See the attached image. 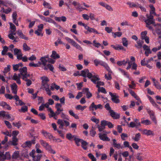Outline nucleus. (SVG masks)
<instances>
[{"instance_id": "f257e3e1", "label": "nucleus", "mask_w": 161, "mask_h": 161, "mask_svg": "<svg viewBox=\"0 0 161 161\" xmlns=\"http://www.w3.org/2000/svg\"><path fill=\"white\" fill-rule=\"evenodd\" d=\"M81 73L80 75L82 76L85 78L87 77L88 78L91 79L92 76V74L89 72V70L87 69H85L81 71Z\"/></svg>"}, {"instance_id": "f03ea898", "label": "nucleus", "mask_w": 161, "mask_h": 161, "mask_svg": "<svg viewBox=\"0 0 161 161\" xmlns=\"http://www.w3.org/2000/svg\"><path fill=\"white\" fill-rule=\"evenodd\" d=\"M27 70L26 67H24L19 69V71L21 73V74H22V77L21 78L22 79H24L25 77L30 76V75L27 74Z\"/></svg>"}, {"instance_id": "7ed1b4c3", "label": "nucleus", "mask_w": 161, "mask_h": 161, "mask_svg": "<svg viewBox=\"0 0 161 161\" xmlns=\"http://www.w3.org/2000/svg\"><path fill=\"white\" fill-rule=\"evenodd\" d=\"M103 108V106L101 104L96 105L94 102H92L89 107V109L90 111H93L94 108L96 110L98 108L102 109Z\"/></svg>"}, {"instance_id": "20e7f679", "label": "nucleus", "mask_w": 161, "mask_h": 161, "mask_svg": "<svg viewBox=\"0 0 161 161\" xmlns=\"http://www.w3.org/2000/svg\"><path fill=\"white\" fill-rule=\"evenodd\" d=\"M11 158L13 159L17 160H22V158L20 156L19 151H15L12 154Z\"/></svg>"}, {"instance_id": "39448f33", "label": "nucleus", "mask_w": 161, "mask_h": 161, "mask_svg": "<svg viewBox=\"0 0 161 161\" xmlns=\"http://www.w3.org/2000/svg\"><path fill=\"white\" fill-rule=\"evenodd\" d=\"M109 94L111 97V100L113 102L116 103H118L120 102V100L118 98V97L116 96L115 95L113 94L110 92H109Z\"/></svg>"}, {"instance_id": "423d86ee", "label": "nucleus", "mask_w": 161, "mask_h": 161, "mask_svg": "<svg viewBox=\"0 0 161 161\" xmlns=\"http://www.w3.org/2000/svg\"><path fill=\"white\" fill-rule=\"evenodd\" d=\"M109 113L111 116L114 119H118L120 118V114L115 112L113 110H110Z\"/></svg>"}, {"instance_id": "0eeeda50", "label": "nucleus", "mask_w": 161, "mask_h": 161, "mask_svg": "<svg viewBox=\"0 0 161 161\" xmlns=\"http://www.w3.org/2000/svg\"><path fill=\"white\" fill-rule=\"evenodd\" d=\"M143 20L145 22L146 25H150L152 24L153 25L155 23V19H146L145 17H143Z\"/></svg>"}, {"instance_id": "6e6552de", "label": "nucleus", "mask_w": 161, "mask_h": 161, "mask_svg": "<svg viewBox=\"0 0 161 161\" xmlns=\"http://www.w3.org/2000/svg\"><path fill=\"white\" fill-rule=\"evenodd\" d=\"M142 133L147 136L152 135L153 136L154 134L153 132L150 130H147V129H144L142 131Z\"/></svg>"}, {"instance_id": "1a4fd4ad", "label": "nucleus", "mask_w": 161, "mask_h": 161, "mask_svg": "<svg viewBox=\"0 0 161 161\" xmlns=\"http://www.w3.org/2000/svg\"><path fill=\"white\" fill-rule=\"evenodd\" d=\"M99 135V137L101 140L106 141H110V139L106 136V134L102 135L100 133Z\"/></svg>"}, {"instance_id": "9d476101", "label": "nucleus", "mask_w": 161, "mask_h": 161, "mask_svg": "<svg viewBox=\"0 0 161 161\" xmlns=\"http://www.w3.org/2000/svg\"><path fill=\"white\" fill-rule=\"evenodd\" d=\"M40 142L42 146L47 150L49 149V147L51 146L48 143L43 140H40Z\"/></svg>"}, {"instance_id": "9b49d317", "label": "nucleus", "mask_w": 161, "mask_h": 161, "mask_svg": "<svg viewBox=\"0 0 161 161\" xmlns=\"http://www.w3.org/2000/svg\"><path fill=\"white\" fill-rule=\"evenodd\" d=\"M18 139L17 137H13L12 140V141H9L8 143L13 146H17L18 145L17 142Z\"/></svg>"}, {"instance_id": "f8f14e48", "label": "nucleus", "mask_w": 161, "mask_h": 161, "mask_svg": "<svg viewBox=\"0 0 161 161\" xmlns=\"http://www.w3.org/2000/svg\"><path fill=\"white\" fill-rule=\"evenodd\" d=\"M137 44H135V46L138 49L141 48L143 44L144 43V41L143 40H139L137 42Z\"/></svg>"}, {"instance_id": "ddd939ff", "label": "nucleus", "mask_w": 161, "mask_h": 161, "mask_svg": "<svg viewBox=\"0 0 161 161\" xmlns=\"http://www.w3.org/2000/svg\"><path fill=\"white\" fill-rule=\"evenodd\" d=\"M17 34L22 39H24L25 40H28V38L27 37L25 36L22 33V31L20 30H18L17 31Z\"/></svg>"}, {"instance_id": "4468645a", "label": "nucleus", "mask_w": 161, "mask_h": 161, "mask_svg": "<svg viewBox=\"0 0 161 161\" xmlns=\"http://www.w3.org/2000/svg\"><path fill=\"white\" fill-rule=\"evenodd\" d=\"M17 86L16 84L15 83H13L11 86V89L12 90V92L14 94H16L17 93Z\"/></svg>"}, {"instance_id": "2eb2a0df", "label": "nucleus", "mask_w": 161, "mask_h": 161, "mask_svg": "<svg viewBox=\"0 0 161 161\" xmlns=\"http://www.w3.org/2000/svg\"><path fill=\"white\" fill-rule=\"evenodd\" d=\"M85 28L90 33L93 32L96 34H98V32L95 29L93 28H90L87 25L86 26Z\"/></svg>"}, {"instance_id": "dca6fc26", "label": "nucleus", "mask_w": 161, "mask_h": 161, "mask_svg": "<svg viewBox=\"0 0 161 161\" xmlns=\"http://www.w3.org/2000/svg\"><path fill=\"white\" fill-rule=\"evenodd\" d=\"M50 56L53 59L58 58H60L59 55L57 53V52L54 51H52V54Z\"/></svg>"}, {"instance_id": "f3484780", "label": "nucleus", "mask_w": 161, "mask_h": 161, "mask_svg": "<svg viewBox=\"0 0 161 161\" xmlns=\"http://www.w3.org/2000/svg\"><path fill=\"white\" fill-rule=\"evenodd\" d=\"M92 78L91 79V80L92 81L94 84H97V81L100 80V79L99 78L97 77V76L96 75H92Z\"/></svg>"}, {"instance_id": "a211bd4d", "label": "nucleus", "mask_w": 161, "mask_h": 161, "mask_svg": "<svg viewBox=\"0 0 161 161\" xmlns=\"http://www.w3.org/2000/svg\"><path fill=\"white\" fill-rule=\"evenodd\" d=\"M81 147L85 150H86L87 149V146L88 145V143L82 139V142H81Z\"/></svg>"}, {"instance_id": "6ab92c4d", "label": "nucleus", "mask_w": 161, "mask_h": 161, "mask_svg": "<svg viewBox=\"0 0 161 161\" xmlns=\"http://www.w3.org/2000/svg\"><path fill=\"white\" fill-rule=\"evenodd\" d=\"M57 123L60 125L59 126V128L62 129L64 125V121L61 119H59L57 122Z\"/></svg>"}, {"instance_id": "aec40b11", "label": "nucleus", "mask_w": 161, "mask_h": 161, "mask_svg": "<svg viewBox=\"0 0 161 161\" xmlns=\"http://www.w3.org/2000/svg\"><path fill=\"white\" fill-rule=\"evenodd\" d=\"M42 156L41 154H37L33 158V161H39L40 160Z\"/></svg>"}, {"instance_id": "412c9836", "label": "nucleus", "mask_w": 161, "mask_h": 161, "mask_svg": "<svg viewBox=\"0 0 161 161\" xmlns=\"http://www.w3.org/2000/svg\"><path fill=\"white\" fill-rule=\"evenodd\" d=\"M127 4L129 5L130 7L131 8H132L133 7H135L136 8H137L138 5V3H131L130 2H128L126 3Z\"/></svg>"}, {"instance_id": "4be33fe9", "label": "nucleus", "mask_w": 161, "mask_h": 161, "mask_svg": "<svg viewBox=\"0 0 161 161\" xmlns=\"http://www.w3.org/2000/svg\"><path fill=\"white\" fill-rule=\"evenodd\" d=\"M42 80V84L43 85H44L46 84V82L49 81V79L47 77L43 76L41 78Z\"/></svg>"}, {"instance_id": "5701e85b", "label": "nucleus", "mask_w": 161, "mask_h": 161, "mask_svg": "<svg viewBox=\"0 0 161 161\" xmlns=\"http://www.w3.org/2000/svg\"><path fill=\"white\" fill-rule=\"evenodd\" d=\"M31 142L30 141H27L24 144H22V147H31Z\"/></svg>"}, {"instance_id": "b1692460", "label": "nucleus", "mask_w": 161, "mask_h": 161, "mask_svg": "<svg viewBox=\"0 0 161 161\" xmlns=\"http://www.w3.org/2000/svg\"><path fill=\"white\" fill-rule=\"evenodd\" d=\"M65 38L67 41L69 42H70L71 44L74 46L76 43L74 41L68 37H66Z\"/></svg>"}, {"instance_id": "393cba45", "label": "nucleus", "mask_w": 161, "mask_h": 161, "mask_svg": "<svg viewBox=\"0 0 161 161\" xmlns=\"http://www.w3.org/2000/svg\"><path fill=\"white\" fill-rule=\"evenodd\" d=\"M122 44L125 47H127L128 45V41L126 38L124 37L122 38Z\"/></svg>"}, {"instance_id": "a878e982", "label": "nucleus", "mask_w": 161, "mask_h": 161, "mask_svg": "<svg viewBox=\"0 0 161 161\" xmlns=\"http://www.w3.org/2000/svg\"><path fill=\"white\" fill-rule=\"evenodd\" d=\"M4 159L9 160L11 158L9 152H6L4 155Z\"/></svg>"}, {"instance_id": "bb28decb", "label": "nucleus", "mask_w": 161, "mask_h": 161, "mask_svg": "<svg viewBox=\"0 0 161 161\" xmlns=\"http://www.w3.org/2000/svg\"><path fill=\"white\" fill-rule=\"evenodd\" d=\"M118 70L120 71V72L122 73L126 77L128 78L129 77V76L127 74V73L126 72V71L124 70L121 69L120 68H119Z\"/></svg>"}, {"instance_id": "cd10ccee", "label": "nucleus", "mask_w": 161, "mask_h": 161, "mask_svg": "<svg viewBox=\"0 0 161 161\" xmlns=\"http://www.w3.org/2000/svg\"><path fill=\"white\" fill-rule=\"evenodd\" d=\"M40 60L41 61L42 64L44 66H46V63L47 62L48 59L47 60L44 58L42 57L41 58Z\"/></svg>"}, {"instance_id": "c85d7f7f", "label": "nucleus", "mask_w": 161, "mask_h": 161, "mask_svg": "<svg viewBox=\"0 0 161 161\" xmlns=\"http://www.w3.org/2000/svg\"><path fill=\"white\" fill-rule=\"evenodd\" d=\"M26 77L25 78V79H22L23 80L26 81V85L27 86H29L31 85L32 83V82L31 80L30 79H28L27 77Z\"/></svg>"}, {"instance_id": "c756f323", "label": "nucleus", "mask_w": 161, "mask_h": 161, "mask_svg": "<svg viewBox=\"0 0 161 161\" xmlns=\"http://www.w3.org/2000/svg\"><path fill=\"white\" fill-rule=\"evenodd\" d=\"M147 34V32L146 31L142 32L141 34V37L142 40H143L144 38L146 37Z\"/></svg>"}, {"instance_id": "7c9ffc66", "label": "nucleus", "mask_w": 161, "mask_h": 161, "mask_svg": "<svg viewBox=\"0 0 161 161\" xmlns=\"http://www.w3.org/2000/svg\"><path fill=\"white\" fill-rule=\"evenodd\" d=\"M23 50L25 51H29L31 49L30 47L28 46L25 43L23 44Z\"/></svg>"}, {"instance_id": "2f4dec72", "label": "nucleus", "mask_w": 161, "mask_h": 161, "mask_svg": "<svg viewBox=\"0 0 161 161\" xmlns=\"http://www.w3.org/2000/svg\"><path fill=\"white\" fill-rule=\"evenodd\" d=\"M154 26L155 31H160L161 30V25L159 24H156L155 23L153 25Z\"/></svg>"}, {"instance_id": "473e14b6", "label": "nucleus", "mask_w": 161, "mask_h": 161, "mask_svg": "<svg viewBox=\"0 0 161 161\" xmlns=\"http://www.w3.org/2000/svg\"><path fill=\"white\" fill-rule=\"evenodd\" d=\"M86 107V106H84L83 107H82V106L80 105H77L75 107V108H76V109L81 110L82 111H83Z\"/></svg>"}, {"instance_id": "72a5a7b5", "label": "nucleus", "mask_w": 161, "mask_h": 161, "mask_svg": "<svg viewBox=\"0 0 161 161\" xmlns=\"http://www.w3.org/2000/svg\"><path fill=\"white\" fill-rule=\"evenodd\" d=\"M42 133L43 134L44 136L46 138H48L49 137V135L50 133L47 132L44 130H42Z\"/></svg>"}, {"instance_id": "f704fd0d", "label": "nucleus", "mask_w": 161, "mask_h": 161, "mask_svg": "<svg viewBox=\"0 0 161 161\" xmlns=\"http://www.w3.org/2000/svg\"><path fill=\"white\" fill-rule=\"evenodd\" d=\"M9 24L10 25V28L11 29V31H15L16 30V28L15 25L11 22H9Z\"/></svg>"}, {"instance_id": "c9c22d12", "label": "nucleus", "mask_w": 161, "mask_h": 161, "mask_svg": "<svg viewBox=\"0 0 161 161\" xmlns=\"http://www.w3.org/2000/svg\"><path fill=\"white\" fill-rule=\"evenodd\" d=\"M21 52H22L21 51L20 49H18L17 48H15L14 49V53L15 55H17Z\"/></svg>"}, {"instance_id": "e433bc0d", "label": "nucleus", "mask_w": 161, "mask_h": 161, "mask_svg": "<svg viewBox=\"0 0 161 161\" xmlns=\"http://www.w3.org/2000/svg\"><path fill=\"white\" fill-rule=\"evenodd\" d=\"M12 124L14 126L17 127L18 129H19V128L21 126V125L20 121L17 123L13 122Z\"/></svg>"}, {"instance_id": "4c0bfd02", "label": "nucleus", "mask_w": 161, "mask_h": 161, "mask_svg": "<svg viewBox=\"0 0 161 161\" xmlns=\"http://www.w3.org/2000/svg\"><path fill=\"white\" fill-rule=\"evenodd\" d=\"M8 119H9L11 121L14 120V117L12 115L9 114H6V116Z\"/></svg>"}, {"instance_id": "58836bf2", "label": "nucleus", "mask_w": 161, "mask_h": 161, "mask_svg": "<svg viewBox=\"0 0 161 161\" xmlns=\"http://www.w3.org/2000/svg\"><path fill=\"white\" fill-rule=\"evenodd\" d=\"M141 135L140 133H138L137 134H136L135 135V137L134 138V140L135 141L137 142L138 141L140 138Z\"/></svg>"}, {"instance_id": "ea45409f", "label": "nucleus", "mask_w": 161, "mask_h": 161, "mask_svg": "<svg viewBox=\"0 0 161 161\" xmlns=\"http://www.w3.org/2000/svg\"><path fill=\"white\" fill-rule=\"evenodd\" d=\"M28 110V107L26 106H24L21 107V111H20V110L19 109V112H25L27 111Z\"/></svg>"}, {"instance_id": "a19ab883", "label": "nucleus", "mask_w": 161, "mask_h": 161, "mask_svg": "<svg viewBox=\"0 0 161 161\" xmlns=\"http://www.w3.org/2000/svg\"><path fill=\"white\" fill-rule=\"evenodd\" d=\"M17 15L16 12H14L12 14V16L13 17V22H14L16 21L17 19Z\"/></svg>"}, {"instance_id": "79ce46f5", "label": "nucleus", "mask_w": 161, "mask_h": 161, "mask_svg": "<svg viewBox=\"0 0 161 161\" xmlns=\"http://www.w3.org/2000/svg\"><path fill=\"white\" fill-rule=\"evenodd\" d=\"M150 117L151 118L152 120L153 121L155 124H156L157 123V122L156 120V117L153 113H152V114H151Z\"/></svg>"}, {"instance_id": "37998d69", "label": "nucleus", "mask_w": 161, "mask_h": 161, "mask_svg": "<svg viewBox=\"0 0 161 161\" xmlns=\"http://www.w3.org/2000/svg\"><path fill=\"white\" fill-rule=\"evenodd\" d=\"M96 132L95 131V128L92 127V129L90 131V135H91L93 137L96 134Z\"/></svg>"}, {"instance_id": "c03bdc74", "label": "nucleus", "mask_w": 161, "mask_h": 161, "mask_svg": "<svg viewBox=\"0 0 161 161\" xmlns=\"http://www.w3.org/2000/svg\"><path fill=\"white\" fill-rule=\"evenodd\" d=\"M154 85L158 89H160L161 88V86L159 83L158 82H154Z\"/></svg>"}, {"instance_id": "a18cd8bd", "label": "nucleus", "mask_w": 161, "mask_h": 161, "mask_svg": "<svg viewBox=\"0 0 161 161\" xmlns=\"http://www.w3.org/2000/svg\"><path fill=\"white\" fill-rule=\"evenodd\" d=\"M43 5L45 8H48L49 9L51 8L50 7V6L49 3L46 2L45 1H43Z\"/></svg>"}, {"instance_id": "49530a36", "label": "nucleus", "mask_w": 161, "mask_h": 161, "mask_svg": "<svg viewBox=\"0 0 161 161\" xmlns=\"http://www.w3.org/2000/svg\"><path fill=\"white\" fill-rule=\"evenodd\" d=\"M98 92H101L104 93L106 94L107 93V92L105 89L103 87H101L98 89Z\"/></svg>"}, {"instance_id": "de8ad7c7", "label": "nucleus", "mask_w": 161, "mask_h": 161, "mask_svg": "<svg viewBox=\"0 0 161 161\" xmlns=\"http://www.w3.org/2000/svg\"><path fill=\"white\" fill-rule=\"evenodd\" d=\"M148 63V61H146L145 58H144L143 59L141 60V64L142 65L144 66L147 65Z\"/></svg>"}, {"instance_id": "09e8293b", "label": "nucleus", "mask_w": 161, "mask_h": 161, "mask_svg": "<svg viewBox=\"0 0 161 161\" xmlns=\"http://www.w3.org/2000/svg\"><path fill=\"white\" fill-rule=\"evenodd\" d=\"M111 73H108V75L105 74V77L106 79L108 80H111L112 79V77L111 76V74H110Z\"/></svg>"}, {"instance_id": "8fccbe9b", "label": "nucleus", "mask_w": 161, "mask_h": 161, "mask_svg": "<svg viewBox=\"0 0 161 161\" xmlns=\"http://www.w3.org/2000/svg\"><path fill=\"white\" fill-rule=\"evenodd\" d=\"M141 123L145 125H148L150 124V121L148 119L142 121Z\"/></svg>"}, {"instance_id": "3c124183", "label": "nucleus", "mask_w": 161, "mask_h": 161, "mask_svg": "<svg viewBox=\"0 0 161 161\" xmlns=\"http://www.w3.org/2000/svg\"><path fill=\"white\" fill-rule=\"evenodd\" d=\"M4 123L8 128L10 129L12 128V126L10 123L9 121L5 120L4 121Z\"/></svg>"}, {"instance_id": "603ef678", "label": "nucleus", "mask_w": 161, "mask_h": 161, "mask_svg": "<svg viewBox=\"0 0 161 161\" xmlns=\"http://www.w3.org/2000/svg\"><path fill=\"white\" fill-rule=\"evenodd\" d=\"M134 120V123H135L136 125L137 126V127L141 125V123L138 119H135Z\"/></svg>"}, {"instance_id": "864d4df0", "label": "nucleus", "mask_w": 161, "mask_h": 161, "mask_svg": "<svg viewBox=\"0 0 161 161\" xmlns=\"http://www.w3.org/2000/svg\"><path fill=\"white\" fill-rule=\"evenodd\" d=\"M50 140H53V141L55 142H57V140L56 139V138L53 136L51 134H50L49 137L48 138Z\"/></svg>"}, {"instance_id": "5fc2aeb1", "label": "nucleus", "mask_w": 161, "mask_h": 161, "mask_svg": "<svg viewBox=\"0 0 161 161\" xmlns=\"http://www.w3.org/2000/svg\"><path fill=\"white\" fill-rule=\"evenodd\" d=\"M114 38H115L116 37V36H117L118 37H120L122 35V33L121 32H117L114 33Z\"/></svg>"}, {"instance_id": "6e6d98bb", "label": "nucleus", "mask_w": 161, "mask_h": 161, "mask_svg": "<svg viewBox=\"0 0 161 161\" xmlns=\"http://www.w3.org/2000/svg\"><path fill=\"white\" fill-rule=\"evenodd\" d=\"M19 134V131L17 130L13 131L12 132V136L13 137H16Z\"/></svg>"}, {"instance_id": "4d7b16f0", "label": "nucleus", "mask_w": 161, "mask_h": 161, "mask_svg": "<svg viewBox=\"0 0 161 161\" xmlns=\"http://www.w3.org/2000/svg\"><path fill=\"white\" fill-rule=\"evenodd\" d=\"M82 140V139H81L79 138L78 139L75 141L76 144L77 145V146H80L79 142H80L81 143Z\"/></svg>"}, {"instance_id": "13d9d810", "label": "nucleus", "mask_w": 161, "mask_h": 161, "mask_svg": "<svg viewBox=\"0 0 161 161\" xmlns=\"http://www.w3.org/2000/svg\"><path fill=\"white\" fill-rule=\"evenodd\" d=\"M125 60H124L123 61H118L117 64L119 66H121L122 65H126V64H125Z\"/></svg>"}, {"instance_id": "bf43d9fd", "label": "nucleus", "mask_w": 161, "mask_h": 161, "mask_svg": "<svg viewBox=\"0 0 161 161\" xmlns=\"http://www.w3.org/2000/svg\"><path fill=\"white\" fill-rule=\"evenodd\" d=\"M105 30L108 33H110L111 32L112 30V27H106L105 28Z\"/></svg>"}, {"instance_id": "052dcab7", "label": "nucleus", "mask_w": 161, "mask_h": 161, "mask_svg": "<svg viewBox=\"0 0 161 161\" xmlns=\"http://www.w3.org/2000/svg\"><path fill=\"white\" fill-rule=\"evenodd\" d=\"M5 96L6 98H8L10 100L12 99L14 97V96L8 94H5Z\"/></svg>"}, {"instance_id": "680f3d73", "label": "nucleus", "mask_w": 161, "mask_h": 161, "mask_svg": "<svg viewBox=\"0 0 161 161\" xmlns=\"http://www.w3.org/2000/svg\"><path fill=\"white\" fill-rule=\"evenodd\" d=\"M58 43H60L61 44H64V43L62 41H61L60 39L59 38L58 39L57 41L55 42V46H58Z\"/></svg>"}, {"instance_id": "e2e57ef3", "label": "nucleus", "mask_w": 161, "mask_h": 161, "mask_svg": "<svg viewBox=\"0 0 161 161\" xmlns=\"http://www.w3.org/2000/svg\"><path fill=\"white\" fill-rule=\"evenodd\" d=\"M45 21L47 22H48L52 23L54 22V20L49 17H47L46 18Z\"/></svg>"}, {"instance_id": "0e129e2a", "label": "nucleus", "mask_w": 161, "mask_h": 161, "mask_svg": "<svg viewBox=\"0 0 161 161\" xmlns=\"http://www.w3.org/2000/svg\"><path fill=\"white\" fill-rule=\"evenodd\" d=\"M146 16L147 17V19H153V16L150 14H147Z\"/></svg>"}, {"instance_id": "69168bd1", "label": "nucleus", "mask_w": 161, "mask_h": 161, "mask_svg": "<svg viewBox=\"0 0 161 161\" xmlns=\"http://www.w3.org/2000/svg\"><path fill=\"white\" fill-rule=\"evenodd\" d=\"M108 122V121L105 120H102L101 122V125L105 127L106 125H107Z\"/></svg>"}, {"instance_id": "338daca9", "label": "nucleus", "mask_w": 161, "mask_h": 161, "mask_svg": "<svg viewBox=\"0 0 161 161\" xmlns=\"http://www.w3.org/2000/svg\"><path fill=\"white\" fill-rule=\"evenodd\" d=\"M5 88L4 86H2L0 89V94H3L5 93Z\"/></svg>"}, {"instance_id": "774afa93", "label": "nucleus", "mask_w": 161, "mask_h": 161, "mask_svg": "<svg viewBox=\"0 0 161 161\" xmlns=\"http://www.w3.org/2000/svg\"><path fill=\"white\" fill-rule=\"evenodd\" d=\"M120 25L121 26H123L124 25H130L129 24V23L128 21L126 20L124 21L123 22H122L120 23Z\"/></svg>"}]
</instances>
